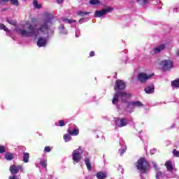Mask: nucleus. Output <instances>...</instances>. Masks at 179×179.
Masks as SVG:
<instances>
[{"mask_svg":"<svg viewBox=\"0 0 179 179\" xmlns=\"http://www.w3.org/2000/svg\"><path fill=\"white\" fill-rule=\"evenodd\" d=\"M116 125L119 127V128L127 127L128 125V120L127 118H117L116 120Z\"/></svg>","mask_w":179,"mask_h":179,"instance_id":"nucleus-10","label":"nucleus"},{"mask_svg":"<svg viewBox=\"0 0 179 179\" xmlns=\"http://www.w3.org/2000/svg\"><path fill=\"white\" fill-rule=\"evenodd\" d=\"M171 86L173 89H178L179 87V79L178 80H175L171 83Z\"/></svg>","mask_w":179,"mask_h":179,"instance_id":"nucleus-19","label":"nucleus"},{"mask_svg":"<svg viewBox=\"0 0 179 179\" xmlns=\"http://www.w3.org/2000/svg\"><path fill=\"white\" fill-rule=\"evenodd\" d=\"M80 36V31L79 29L76 30V37H79Z\"/></svg>","mask_w":179,"mask_h":179,"instance_id":"nucleus-39","label":"nucleus"},{"mask_svg":"<svg viewBox=\"0 0 179 179\" xmlns=\"http://www.w3.org/2000/svg\"><path fill=\"white\" fill-rule=\"evenodd\" d=\"M59 127H64V125H65V122H64V120H59Z\"/></svg>","mask_w":179,"mask_h":179,"instance_id":"nucleus-38","label":"nucleus"},{"mask_svg":"<svg viewBox=\"0 0 179 179\" xmlns=\"http://www.w3.org/2000/svg\"><path fill=\"white\" fill-rule=\"evenodd\" d=\"M57 3L61 4L64 2V0H57Z\"/></svg>","mask_w":179,"mask_h":179,"instance_id":"nucleus-43","label":"nucleus"},{"mask_svg":"<svg viewBox=\"0 0 179 179\" xmlns=\"http://www.w3.org/2000/svg\"><path fill=\"white\" fill-rule=\"evenodd\" d=\"M138 3L140 5H146L148 3V0H137Z\"/></svg>","mask_w":179,"mask_h":179,"instance_id":"nucleus-30","label":"nucleus"},{"mask_svg":"<svg viewBox=\"0 0 179 179\" xmlns=\"http://www.w3.org/2000/svg\"><path fill=\"white\" fill-rule=\"evenodd\" d=\"M62 22H65L66 23H73L75 22H76V20H69L68 18H62Z\"/></svg>","mask_w":179,"mask_h":179,"instance_id":"nucleus-24","label":"nucleus"},{"mask_svg":"<svg viewBox=\"0 0 179 179\" xmlns=\"http://www.w3.org/2000/svg\"><path fill=\"white\" fill-rule=\"evenodd\" d=\"M6 160H13V154H12V153L6 154Z\"/></svg>","mask_w":179,"mask_h":179,"instance_id":"nucleus-25","label":"nucleus"},{"mask_svg":"<svg viewBox=\"0 0 179 179\" xmlns=\"http://www.w3.org/2000/svg\"><path fill=\"white\" fill-rule=\"evenodd\" d=\"M44 150L46 152H51V148H50V146H47V147L45 148Z\"/></svg>","mask_w":179,"mask_h":179,"instance_id":"nucleus-37","label":"nucleus"},{"mask_svg":"<svg viewBox=\"0 0 179 179\" xmlns=\"http://www.w3.org/2000/svg\"><path fill=\"white\" fill-rule=\"evenodd\" d=\"M0 153H5V147L0 145Z\"/></svg>","mask_w":179,"mask_h":179,"instance_id":"nucleus-36","label":"nucleus"},{"mask_svg":"<svg viewBox=\"0 0 179 179\" xmlns=\"http://www.w3.org/2000/svg\"><path fill=\"white\" fill-rule=\"evenodd\" d=\"M173 156H175V157H179V151L176 149L173 150Z\"/></svg>","mask_w":179,"mask_h":179,"instance_id":"nucleus-33","label":"nucleus"},{"mask_svg":"<svg viewBox=\"0 0 179 179\" xmlns=\"http://www.w3.org/2000/svg\"><path fill=\"white\" fill-rule=\"evenodd\" d=\"M47 41H48L47 38H43V37L39 38L37 41L38 47H45L47 44Z\"/></svg>","mask_w":179,"mask_h":179,"instance_id":"nucleus-11","label":"nucleus"},{"mask_svg":"<svg viewBox=\"0 0 179 179\" xmlns=\"http://www.w3.org/2000/svg\"><path fill=\"white\" fill-rule=\"evenodd\" d=\"M96 178L98 179L107 178V173L106 172H98L96 173Z\"/></svg>","mask_w":179,"mask_h":179,"instance_id":"nucleus-17","label":"nucleus"},{"mask_svg":"<svg viewBox=\"0 0 179 179\" xmlns=\"http://www.w3.org/2000/svg\"><path fill=\"white\" fill-rule=\"evenodd\" d=\"M83 20H85L84 19H80L79 22H83Z\"/></svg>","mask_w":179,"mask_h":179,"instance_id":"nucleus-45","label":"nucleus"},{"mask_svg":"<svg viewBox=\"0 0 179 179\" xmlns=\"http://www.w3.org/2000/svg\"><path fill=\"white\" fill-rule=\"evenodd\" d=\"M19 170L22 173H23V171H24L23 166H22V165H19V166L11 165L10 166V173L12 174V176H17L16 174H17L19 173Z\"/></svg>","mask_w":179,"mask_h":179,"instance_id":"nucleus-7","label":"nucleus"},{"mask_svg":"<svg viewBox=\"0 0 179 179\" xmlns=\"http://www.w3.org/2000/svg\"><path fill=\"white\" fill-rule=\"evenodd\" d=\"M165 166L168 170V171H173L174 170V168L173 167V164L170 161H167L165 164Z\"/></svg>","mask_w":179,"mask_h":179,"instance_id":"nucleus-16","label":"nucleus"},{"mask_svg":"<svg viewBox=\"0 0 179 179\" xmlns=\"http://www.w3.org/2000/svg\"><path fill=\"white\" fill-rule=\"evenodd\" d=\"M125 83L123 80H116L115 86L114 87L115 93L112 101L113 104H117L119 99H120L122 103H127L128 99L131 97V95L126 92H118V90H124V89H125Z\"/></svg>","mask_w":179,"mask_h":179,"instance_id":"nucleus-2","label":"nucleus"},{"mask_svg":"<svg viewBox=\"0 0 179 179\" xmlns=\"http://www.w3.org/2000/svg\"><path fill=\"white\" fill-rule=\"evenodd\" d=\"M34 6L36 9H40L41 8V6L38 4V2L36 0H34Z\"/></svg>","mask_w":179,"mask_h":179,"instance_id":"nucleus-31","label":"nucleus"},{"mask_svg":"<svg viewBox=\"0 0 179 179\" xmlns=\"http://www.w3.org/2000/svg\"><path fill=\"white\" fill-rule=\"evenodd\" d=\"M59 30L61 34H68V31L65 29V27H64V25H61L59 27Z\"/></svg>","mask_w":179,"mask_h":179,"instance_id":"nucleus-21","label":"nucleus"},{"mask_svg":"<svg viewBox=\"0 0 179 179\" xmlns=\"http://www.w3.org/2000/svg\"><path fill=\"white\" fill-rule=\"evenodd\" d=\"M164 175H163L162 172L159 171L156 173L157 179H164Z\"/></svg>","mask_w":179,"mask_h":179,"instance_id":"nucleus-23","label":"nucleus"},{"mask_svg":"<svg viewBox=\"0 0 179 179\" xmlns=\"http://www.w3.org/2000/svg\"><path fill=\"white\" fill-rule=\"evenodd\" d=\"M64 139L65 142H69V141H71L72 139L71 138V134L69 133L64 134Z\"/></svg>","mask_w":179,"mask_h":179,"instance_id":"nucleus-22","label":"nucleus"},{"mask_svg":"<svg viewBox=\"0 0 179 179\" xmlns=\"http://www.w3.org/2000/svg\"><path fill=\"white\" fill-rule=\"evenodd\" d=\"M150 155H155L156 153V149H152L150 151Z\"/></svg>","mask_w":179,"mask_h":179,"instance_id":"nucleus-41","label":"nucleus"},{"mask_svg":"<svg viewBox=\"0 0 179 179\" xmlns=\"http://www.w3.org/2000/svg\"><path fill=\"white\" fill-rule=\"evenodd\" d=\"M145 92L148 94H152V93H154L155 92V87L153 86V85L146 87L145 88Z\"/></svg>","mask_w":179,"mask_h":179,"instance_id":"nucleus-12","label":"nucleus"},{"mask_svg":"<svg viewBox=\"0 0 179 179\" xmlns=\"http://www.w3.org/2000/svg\"><path fill=\"white\" fill-rule=\"evenodd\" d=\"M82 155H83V150L80 147L73 152L72 157L73 164H76V163H79L82 160Z\"/></svg>","mask_w":179,"mask_h":179,"instance_id":"nucleus-4","label":"nucleus"},{"mask_svg":"<svg viewBox=\"0 0 179 179\" xmlns=\"http://www.w3.org/2000/svg\"><path fill=\"white\" fill-rule=\"evenodd\" d=\"M40 163L42 167H44L45 169L47 167V159L41 160Z\"/></svg>","mask_w":179,"mask_h":179,"instance_id":"nucleus-29","label":"nucleus"},{"mask_svg":"<svg viewBox=\"0 0 179 179\" xmlns=\"http://www.w3.org/2000/svg\"><path fill=\"white\" fill-rule=\"evenodd\" d=\"M6 2H9V0H0V5H5Z\"/></svg>","mask_w":179,"mask_h":179,"instance_id":"nucleus-35","label":"nucleus"},{"mask_svg":"<svg viewBox=\"0 0 179 179\" xmlns=\"http://www.w3.org/2000/svg\"><path fill=\"white\" fill-rule=\"evenodd\" d=\"M29 157H30V155H29V152H24L23 162L24 163H29Z\"/></svg>","mask_w":179,"mask_h":179,"instance_id":"nucleus-20","label":"nucleus"},{"mask_svg":"<svg viewBox=\"0 0 179 179\" xmlns=\"http://www.w3.org/2000/svg\"><path fill=\"white\" fill-rule=\"evenodd\" d=\"M159 66L162 71H169L173 68V62L171 60H163L159 63Z\"/></svg>","mask_w":179,"mask_h":179,"instance_id":"nucleus-5","label":"nucleus"},{"mask_svg":"<svg viewBox=\"0 0 179 179\" xmlns=\"http://www.w3.org/2000/svg\"><path fill=\"white\" fill-rule=\"evenodd\" d=\"M6 22H8V23L12 24L13 26H16V21H13L11 20L7 19Z\"/></svg>","mask_w":179,"mask_h":179,"instance_id":"nucleus-32","label":"nucleus"},{"mask_svg":"<svg viewBox=\"0 0 179 179\" xmlns=\"http://www.w3.org/2000/svg\"><path fill=\"white\" fill-rule=\"evenodd\" d=\"M143 106V104H142L139 101L129 102L127 104V111L132 113L134 111L132 109L136 107H142Z\"/></svg>","mask_w":179,"mask_h":179,"instance_id":"nucleus-6","label":"nucleus"},{"mask_svg":"<svg viewBox=\"0 0 179 179\" xmlns=\"http://www.w3.org/2000/svg\"><path fill=\"white\" fill-rule=\"evenodd\" d=\"M121 169V173L122 174V173H124V169H122V168H121V166H120V169H118V170Z\"/></svg>","mask_w":179,"mask_h":179,"instance_id":"nucleus-44","label":"nucleus"},{"mask_svg":"<svg viewBox=\"0 0 179 179\" xmlns=\"http://www.w3.org/2000/svg\"><path fill=\"white\" fill-rule=\"evenodd\" d=\"M10 1L13 3V5H15V6L19 5V1L17 0H10Z\"/></svg>","mask_w":179,"mask_h":179,"instance_id":"nucleus-34","label":"nucleus"},{"mask_svg":"<svg viewBox=\"0 0 179 179\" xmlns=\"http://www.w3.org/2000/svg\"><path fill=\"white\" fill-rule=\"evenodd\" d=\"M90 57H94V51H92V52L90 53Z\"/></svg>","mask_w":179,"mask_h":179,"instance_id":"nucleus-42","label":"nucleus"},{"mask_svg":"<svg viewBox=\"0 0 179 179\" xmlns=\"http://www.w3.org/2000/svg\"><path fill=\"white\" fill-rule=\"evenodd\" d=\"M90 5H99L100 1H99V0H90Z\"/></svg>","mask_w":179,"mask_h":179,"instance_id":"nucleus-27","label":"nucleus"},{"mask_svg":"<svg viewBox=\"0 0 179 179\" xmlns=\"http://www.w3.org/2000/svg\"><path fill=\"white\" fill-rule=\"evenodd\" d=\"M77 15L79 16H85L86 15H90V12H83V11H78Z\"/></svg>","mask_w":179,"mask_h":179,"instance_id":"nucleus-26","label":"nucleus"},{"mask_svg":"<svg viewBox=\"0 0 179 179\" xmlns=\"http://www.w3.org/2000/svg\"><path fill=\"white\" fill-rule=\"evenodd\" d=\"M111 10H113V8H111L103 9L101 10H96L95 12L94 16L95 17H101V16H104V15H107V13H109V12H111Z\"/></svg>","mask_w":179,"mask_h":179,"instance_id":"nucleus-9","label":"nucleus"},{"mask_svg":"<svg viewBox=\"0 0 179 179\" xmlns=\"http://www.w3.org/2000/svg\"><path fill=\"white\" fill-rule=\"evenodd\" d=\"M136 168L141 174V177H142V174H146L150 170V166L145 158H140L138 160Z\"/></svg>","mask_w":179,"mask_h":179,"instance_id":"nucleus-3","label":"nucleus"},{"mask_svg":"<svg viewBox=\"0 0 179 179\" xmlns=\"http://www.w3.org/2000/svg\"><path fill=\"white\" fill-rule=\"evenodd\" d=\"M52 19H54V16L52 15H48L45 22L40 23L38 25V29L36 27L30 24V22H27L24 25V29H27L28 30L17 27L15 29V31L23 37H38L46 34V37L48 38V31L50 30L48 24L52 23Z\"/></svg>","mask_w":179,"mask_h":179,"instance_id":"nucleus-1","label":"nucleus"},{"mask_svg":"<svg viewBox=\"0 0 179 179\" xmlns=\"http://www.w3.org/2000/svg\"><path fill=\"white\" fill-rule=\"evenodd\" d=\"M0 29L1 30H4V31H6V33H9V29H8V28H6L3 24H0Z\"/></svg>","mask_w":179,"mask_h":179,"instance_id":"nucleus-28","label":"nucleus"},{"mask_svg":"<svg viewBox=\"0 0 179 179\" xmlns=\"http://www.w3.org/2000/svg\"><path fill=\"white\" fill-rule=\"evenodd\" d=\"M120 145L122 146V148L119 150V153L120 156H122V154L125 153V152L127 151V145H125V143L124 141L120 143Z\"/></svg>","mask_w":179,"mask_h":179,"instance_id":"nucleus-14","label":"nucleus"},{"mask_svg":"<svg viewBox=\"0 0 179 179\" xmlns=\"http://www.w3.org/2000/svg\"><path fill=\"white\" fill-rule=\"evenodd\" d=\"M67 132H69V134L70 135H73V136H76L77 135H79V129H78V127H76L73 129V130H71V129H68Z\"/></svg>","mask_w":179,"mask_h":179,"instance_id":"nucleus-13","label":"nucleus"},{"mask_svg":"<svg viewBox=\"0 0 179 179\" xmlns=\"http://www.w3.org/2000/svg\"><path fill=\"white\" fill-rule=\"evenodd\" d=\"M166 48V45H161L155 48H154V54H159L161 51H163Z\"/></svg>","mask_w":179,"mask_h":179,"instance_id":"nucleus-15","label":"nucleus"},{"mask_svg":"<svg viewBox=\"0 0 179 179\" xmlns=\"http://www.w3.org/2000/svg\"><path fill=\"white\" fill-rule=\"evenodd\" d=\"M153 75L154 74L148 75L145 73H140L138 75V80L141 83H145L148 80V79H150V78H152V76H153Z\"/></svg>","mask_w":179,"mask_h":179,"instance_id":"nucleus-8","label":"nucleus"},{"mask_svg":"<svg viewBox=\"0 0 179 179\" xmlns=\"http://www.w3.org/2000/svg\"><path fill=\"white\" fill-rule=\"evenodd\" d=\"M85 162L87 170L90 171V170H92V164L90 163V159L89 157H87L85 158Z\"/></svg>","mask_w":179,"mask_h":179,"instance_id":"nucleus-18","label":"nucleus"},{"mask_svg":"<svg viewBox=\"0 0 179 179\" xmlns=\"http://www.w3.org/2000/svg\"><path fill=\"white\" fill-rule=\"evenodd\" d=\"M152 166L154 169H155L156 171H158L159 168H157V165L155 164V162H152Z\"/></svg>","mask_w":179,"mask_h":179,"instance_id":"nucleus-40","label":"nucleus"}]
</instances>
